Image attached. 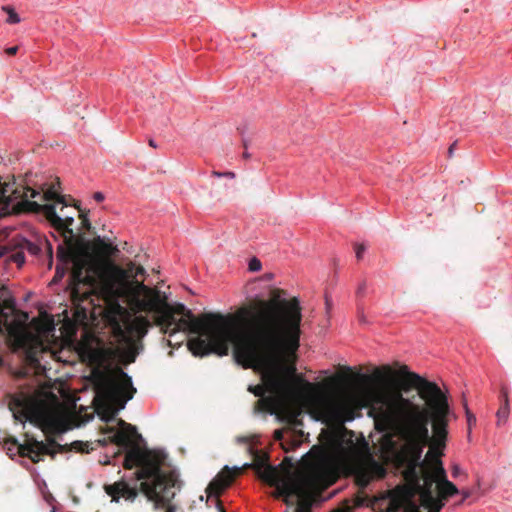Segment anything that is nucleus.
Returning <instances> with one entry per match:
<instances>
[{
	"label": "nucleus",
	"instance_id": "6e6552de",
	"mask_svg": "<svg viewBox=\"0 0 512 512\" xmlns=\"http://www.w3.org/2000/svg\"><path fill=\"white\" fill-rule=\"evenodd\" d=\"M57 260L58 264L52 282L57 283L61 281L68 269L71 268L69 286L75 293L80 292L81 286L91 290L94 289L97 282L94 276V269L84 258L73 255L71 251L59 245Z\"/></svg>",
	"mask_w": 512,
	"mask_h": 512
},
{
	"label": "nucleus",
	"instance_id": "473e14b6",
	"mask_svg": "<svg viewBox=\"0 0 512 512\" xmlns=\"http://www.w3.org/2000/svg\"><path fill=\"white\" fill-rule=\"evenodd\" d=\"M18 51V46L9 47L6 49L8 55H15Z\"/></svg>",
	"mask_w": 512,
	"mask_h": 512
},
{
	"label": "nucleus",
	"instance_id": "7c9ffc66",
	"mask_svg": "<svg viewBox=\"0 0 512 512\" xmlns=\"http://www.w3.org/2000/svg\"><path fill=\"white\" fill-rule=\"evenodd\" d=\"M102 400L105 402V405L107 406V408H106V411H104L103 413L98 412V415H100L101 417H103V415L108 416V415H109V413H110V411H111V408H112L113 406H112V405L107 404V402H106L103 398H102ZM101 419L103 420V418H101Z\"/></svg>",
	"mask_w": 512,
	"mask_h": 512
},
{
	"label": "nucleus",
	"instance_id": "f8f14e48",
	"mask_svg": "<svg viewBox=\"0 0 512 512\" xmlns=\"http://www.w3.org/2000/svg\"><path fill=\"white\" fill-rule=\"evenodd\" d=\"M359 398L355 394H345L326 403L328 416L339 423L353 421Z\"/></svg>",
	"mask_w": 512,
	"mask_h": 512
},
{
	"label": "nucleus",
	"instance_id": "39448f33",
	"mask_svg": "<svg viewBox=\"0 0 512 512\" xmlns=\"http://www.w3.org/2000/svg\"><path fill=\"white\" fill-rule=\"evenodd\" d=\"M28 211L41 213L58 231L63 233L66 243L75 237L71 226L74 223L75 207L65 202L61 194L59 178L32 181L22 184L0 183V216Z\"/></svg>",
	"mask_w": 512,
	"mask_h": 512
},
{
	"label": "nucleus",
	"instance_id": "a211bd4d",
	"mask_svg": "<svg viewBox=\"0 0 512 512\" xmlns=\"http://www.w3.org/2000/svg\"><path fill=\"white\" fill-rule=\"evenodd\" d=\"M15 247L21 249L24 253L27 252L32 256H37L41 252V247L26 238H23L20 243H15Z\"/></svg>",
	"mask_w": 512,
	"mask_h": 512
},
{
	"label": "nucleus",
	"instance_id": "f257e3e1",
	"mask_svg": "<svg viewBox=\"0 0 512 512\" xmlns=\"http://www.w3.org/2000/svg\"><path fill=\"white\" fill-rule=\"evenodd\" d=\"M239 323L232 316L228 335L211 339L207 356L215 353L227 355L233 346L235 361L244 368L263 372L264 385L249 386L248 390L260 397L258 403L266 411H272L275 396L286 394L291 389L290 378L296 373L292 365H282L284 357L296 353L300 345L302 312L299 300L286 299L278 292L269 300H261L250 308L239 310Z\"/></svg>",
	"mask_w": 512,
	"mask_h": 512
},
{
	"label": "nucleus",
	"instance_id": "9b49d317",
	"mask_svg": "<svg viewBox=\"0 0 512 512\" xmlns=\"http://www.w3.org/2000/svg\"><path fill=\"white\" fill-rule=\"evenodd\" d=\"M144 274L145 269L142 266H135L134 264H131L128 269L114 267L105 279L106 291L107 293L116 294L127 291L135 286L128 282V278L130 276L138 277Z\"/></svg>",
	"mask_w": 512,
	"mask_h": 512
},
{
	"label": "nucleus",
	"instance_id": "bb28decb",
	"mask_svg": "<svg viewBox=\"0 0 512 512\" xmlns=\"http://www.w3.org/2000/svg\"><path fill=\"white\" fill-rule=\"evenodd\" d=\"M72 447L79 451V452H84V451H87L85 448H87V444L83 443L82 441H74L72 443Z\"/></svg>",
	"mask_w": 512,
	"mask_h": 512
},
{
	"label": "nucleus",
	"instance_id": "0eeeda50",
	"mask_svg": "<svg viewBox=\"0 0 512 512\" xmlns=\"http://www.w3.org/2000/svg\"><path fill=\"white\" fill-rule=\"evenodd\" d=\"M429 457L435 458L433 474L424 477V483L420 494L421 506L427 512H440L444 503L433 492V484H437L439 473L437 472V457L435 454ZM376 512H421L420 507L413 501V492L410 488L397 487L386 495L375 499L372 504Z\"/></svg>",
	"mask_w": 512,
	"mask_h": 512
},
{
	"label": "nucleus",
	"instance_id": "f704fd0d",
	"mask_svg": "<svg viewBox=\"0 0 512 512\" xmlns=\"http://www.w3.org/2000/svg\"><path fill=\"white\" fill-rule=\"evenodd\" d=\"M282 437H283V431H282V430H276V431L274 432V438H275L276 440H281V439H282Z\"/></svg>",
	"mask_w": 512,
	"mask_h": 512
},
{
	"label": "nucleus",
	"instance_id": "c756f323",
	"mask_svg": "<svg viewBox=\"0 0 512 512\" xmlns=\"http://www.w3.org/2000/svg\"><path fill=\"white\" fill-rule=\"evenodd\" d=\"M93 199L97 202H102L105 199V196L102 192H95L93 194Z\"/></svg>",
	"mask_w": 512,
	"mask_h": 512
},
{
	"label": "nucleus",
	"instance_id": "72a5a7b5",
	"mask_svg": "<svg viewBox=\"0 0 512 512\" xmlns=\"http://www.w3.org/2000/svg\"><path fill=\"white\" fill-rule=\"evenodd\" d=\"M365 289H366V283L365 282L359 284V286L357 288V294L358 295L363 294L365 292Z\"/></svg>",
	"mask_w": 512,
	"mask_h": 512
},
{
	"label": "nucleus",
	"instance_id": "4c0bfd02",
	"mask_svg": "<svg viewBox=\"0 0 512 512\" xmlns=\"http://www.w3.org/2000/svg\"><path fill=\"white\" fill-rule=\"evenodd\" d=\"M5 255V247L0 246V258Z\"/></svg>",
	"mask_w": 512,
	"mask_h": 512
},
{
	"label": "nucleus",
	"instance_id": "f3484780",
	"mask_svg": "<svg viewBox=\"0 0 512 512\" xmlns=\"http://www.w3.org/2000/svg\"><path fill=\"white\" fill-rule=\"evenodd\" d=\"M150 326V320L144 316H136L133 322L131 323V329L135 330L136 333L141 337L147 334Z\"/></svg>",
	"mask_w": 512,
	"mask_h": 512
},
{
	"label": "nucleus",
	"instance_id": "4be33fe9",
	"mask_svg": "<svg viewBox=\"0 0 512 512\" xmlns=\"http://www.w3.org/2000/svg\"><path fill=\"white\" fill-rule=\"evenodd\" d=\"M262 268L261 261L257 257H252L248 262V269L251 272H258Z\"/></svg>",
	"mask_w": 512,
	"mask_h": 512
},
{
	"label": "nucleus",
	"instance_id": "ddd939ff",
	"mask_svg": "<svg viewBox=\"0 0 512 512\" xmlns=\"http://www.w3.org/2000/svg\"><path fill=\"white\" fill-rule=\"evenodd\" d=\"M54 446H59L54 441H50L48 444L43 443L42 441H38L36 439H27L24 443L18 444V442L14 439L11 442V446L7 447L8 453L19 454L23 457H29L34 463H37L41 460V456L46 454H53L51 448Z\"/></svg>",
	"mask_w": 512,
	"mask_h": 512
},
{
	"label": "nucleus",
	"instance_id": "aec40b11",
	"mask_svg": "<svg viewBox=\"0 0 512 512\" xmlns=\"http://www.w3.org/2000/svg\"><path fill=\"white\" fill-rule=\"evenodd\" d=\"M2 11L6 12L8 17L6 19V22L8 24H18L21 22V18L18 15V13L15 11V9L9 5L2 6Z\"/></svg>",
	"mask_w": 512,
	"mask_h": 512
},
{
	"label": "nucleus",
	"instance_id": "5701e85b",
	"mask_svg": "<svg viewBox=\"0 0 512 512\" xmlns=\"http://www.w3.org/2000/svg\"><path fill=\"white\" fill-rule=\"evenodd\" d=\"M354 250L357 260H361L367 250V246L364 243H355Z\"/></svg>",
	"mask_w": 512,
	"mask_h": 512
},
{
	"label": "nucleus",
	"instance_id": "412c9836",
	"mask_svg": "<svg viewBox=\"0 0 512 512\" xmlns=\"http://www.w3.org/2000/svg\"><path fill=\"white\" fill-rule=\"evenodd\" d=\"M7 260L15 263L20 268L25 263V254L21 249L17 248L8 256Z\"/></svg>",
	"mask_w": 512,
	"mask_h": 512
},
{
	"label": "nucleus",
	"instance_id": "b1692460",
	"mask_svg": "<svg viewBox=\"0 0 512 512\" xmlns=\"http://www.w3.org/2000/svg\"><path fill=\"white\" fill-rule=\"evenodd\" d=\"M79 217L81 219V224H82L83 228L89 231L91 228V223H90V220H89L87 214H84L81 211H79Z\"/></svg>",
	"mask_w": 512,
	"mask_h": 512
},
{
	"label": "nucleus",
	"instance_id": "c85d7f7f",
	"mask_svg": "<svg viewBox=\"0 0 512 512\" xmlns=\"http://www.w3.org/2000/svg\"><path fill=\"white\" fill-rule=\"evenodd\" d=\"M8 319L7 313L0 307V330L2 326L6 325Z\"/></svg>",
	"mask_w": 512,
	"mask_h": 512
},
{
	"label": "nucleus",
	"instance_id": "f03ea898",
	"mask_svg": "<svg viewBox=\"0 0 512 512\" xmlns=\"http://www.w3.org/2000/svg\"><path fill=\"white\" fill-rule=\"evenodd\" d=\"M399 372L407 378L402 385L403 390L407 392L411 387L416 388L419 396L426 401L427 408L405 398L401 392L379 395L372 407L377 428L390 431L398 438L400 457L415 470L421 464L423 450L431 439L428 425L432 422L433 444L427 456L435 454L437 457L439 477L436 497L445 504L449 497L459 494L456 485L447 479L440 460L448 434V400L436 383L410 372L407 366H402Z\"/></svg>",
	"mask_w": 512,
	"mask_h": 512
},
{
	"label": "nucleus",
	"instance_id": "58836bf2",
	"mask_svg": "<svg viewBox=\"0 0 512 512\" xmlns=\"http://www.w3.org/2000/svg\"><path fill=\"white\" fill-rule=\"evenodd\" d=\"M97 242H98V243H102V242H103V239L101 238V236H98V237H97Z\"/></svg>",
	"mask_w": 512,
	"mask_h": 512
},
{
	"label": "nucleus",
	"instance_id": "a878e982",
	"mask_svg": "<svg viewBox=\"0 0 512 512\" xmlns=\"http://www.w3.org/2000/svg\"><path fill=\"white\" fill-rule=\"evenodd\" d=\"M212 175L214 177H218V178H222V177L230 178V179L235 178V173L231 172V171H225V172L213 171Z\"/></svg>",
	"mask_w": 512,
	"mask_h": 512
},
{
	"label": "nucleus",
	"instance_id": "9d476101",
	"mask_svg": "<svg viewBox=\"0 0 512 512\" xmlns=\"http://www.w3.org/2000/svg\"><path fill=\"white\" fill-rule=\"evenodd\" d=\"M13 418L20 424L30 422L39 426L45 418V411L37 398L25 393L14 394L9 400Z\"/></svg>",
	"mask_w": 512,
	"mask_h": 512
},
{
	"label": "nucleus",
	"instance_id": "e433bc0d",
	"mask_svg": "<svg viewBox=\"0 0 512 512\" xmlns=\"http://www.w3.org/2000/svg\"><path fill=\"white\" fill-rule=\"evenodd\" d=\"M149 146L153 147V148H156L157 147V144L156 142L153 140V139H150L149 140Z\"/></svg>",
	"mask_w": 512,
	"mask_h": 512
},
{
	"label": "nucleus",
	"instance_id": "423d86ee",
	"mask_svg": "<svg viewBox=\"0 0 512 512\" xmlns=\"http://www.w3.org/2000/svg\"><path fill=\"white\" fill-rule=\"evenodd\" d=\"M236 442L247 445V451L254 459V464L246 463L244 466L254 467L262 480L274 486L277 498H282L288 505H293L297 501L295 512H311L310 503L304 499L305 485L300 479L280 477L276 467L269 463L268 455L254 447V437L239 436Z\"/></svg>",
	"mask_w": 512,
	"mask_h": 512
},
{
	"label": "nucleus",
	"instance_id": "7ed1b4c3",
	"mask_svg": "<svg viewBox=\"0 0 512 512\" xmlns=\"http://www.w3.org/2000/svg\"><path fill=\"white\" fill-rule=\"evenodd\" d=\"M108 294L114 299L129 297L132 309L136 313L153 314L156 324L169 337L175 336L178 332L194 334L195 336L188 341V348L194 356L203 357V354L209 352V341L215 340V337L228 335L232 328V322L223 315L206 314L197 318L182 303L175 306L162 303L158 297L152 296L151 289L142 282H136L133 288L120 294Z\"/></svg>",
	"mask_w": 512,
	"mask_h": 512
},
{
	"label": "nucleus",
	"instance_id": "2eb2a0df",
	"mask_svg": "<svg viewBox=\"0 0 512 512\" xmlns=\"http://www.w3.org/2000/svg\"><path fill=\"white\" fill-rule=\"evenodd\" d=\"M386 474V470L382 465L373 461L368 467H361L359 469L357 480L359 485L366 487L374 477L382 478Z\"/></svg>",
	"mask_w": 512,
	"mask_h": 512
},
{
	"label": "nucleus",
	"instance_id": "20e7f679",
	"mask_svg": "<svg viewBox=\"0 0 512 512\" xmlns=\"http://www.w3.org/2000/svg\"><path fill=\"white\" fill-rule=\"evenodd\" d=\"M118 425L119 428H107L106 433L109 434L111 442L126 450L125 467L130 469L136 466L139 468L136 476L137 480H142L141 491L149 501L153 502L155 509L176 512V507L171 504V500L175 497L181 484L174 471L162 470L161 466L166 455L160 450H150L132 444V437L142 440L136 427L122 419L118 420Z\"/></svg>",
	"mask_w": 512,
	"mask_h": 512
},
{
	"label": "nucleus",
	"instance_id": "1a4fd4ad",
	"mask_svg": "<svg viewBox=\"0 0 512 512\" xmlns=\"http://www.w3.org/2000/svg\"><path fill=\"white\" fill-rule=\"evenodd\" d=\"M135 392L131 377L122 369L105 378L98 386V394L113 407L108 416L103 415V421L114 420L117 413L124 409L126 403L133 398Z\"/></svg>",
	"mask_w": 512,
	"mask_h": 512
},
{
	"label": "nucleus",
	"instance_id": "2f4dec72",
	"mask_svg": "<svg viewBox=\"0 0 512 512\" xmlns=\"http://www.w3.org/2000/svg\"><path fill=\"white\" fill-rule=\"evenodd\" d=\"M459 493L462 495L461 503L464 502L466 499H468L471 496L470 490H462V491H459Z\"/></svg>",
	"mask_w": 512,
	"mask_h": 512
},
{
	"label": "nucleus",
	"instance_id": "4468645a",
	"mask_svg": "<svg viewBox=\"0 0 512 512\" xmlns=\"http://www.w3.org/2000/svg\"><path fill=\"white\" fill-rule=\"evenodd\" d=\"M106 493L112 497L113 502H119L121 498L133 502L138 495L136 483L131 486L124 480L105 486Z\"/></svg>",
	"mask_w": 512,
	"mask_h": 512
},
{
	"label": "nucleus",
	"instance_id": "6ab92c4d",
	"mask_svg": "<svg viewBox=\"0 0 512 512\" xmlns=\"http://www.w3.org/2000/svg\"><path fill=\"white\" fill-rule=\"evenodd\" d=\"M230 482L231 478L225 479L221 482H219L218 480L213 481L207 487L208 496L218 498L221 491L224 490L227 486H229Z\"/></svg>",
	"mask_w": 512,
	"mask_h": 512
},
{
	"label": "nucleus",
	"instance_id": "dca6fc26",
	"mask_svg": "<svg viewBox=\"0 0 512 512\" xmlns=\"http://www.w3.org/2000/svg\"><path fill=\"white\" fill-rule=\"evenodd\" d=\"M500 399L501 405L497 410V425L506 423L509 414H510V403H509V389L507 386L503 385L500 390Z\"/></svg>",
	"mask_w": 512,
	"mask_h": 512
},
{
	"label": "nucleus",
	"instance_id": "cd10ccee",
	"mask_svg": "<svg viewBox=\"0 0 512 512\" xmlns=\"http://www.w3.org/2000/svg\"><path fill=\"white\" fill-rule=\"evenodd\" d=\"M461 473H462L461 467L458 464L454 463L452 465V469H451L452 477L453 478H457V477H459L461 475Z\"/></svg>",
	"mask_w": 512,
	"mask_h": 512
},
{
	"label": "nucleus",
	"instance_id": "c9c22d12",
	"mask_svg": "<svg viewBox=\"0 0 512 512\" xmlns=\"http://www.w3.org/2000/svg\"><path fill=\"white\" fill-rule=\"evenodd\" d=\"M455 146H456V142H454L452 145H450V147L448 149V154H449L450 157L453 155V151H454Z\"/></svg>",
	"mask_w": 512,
	"mask_h": 512
},
{
	"label": "nucleus",
	"instance_id": "393cba45",
	"mask_svg": "<svg viewBox=\"0 0 512 512\" xmlns=\"http://www.w3.org/2000/svg\"><path fill=\"white\" fill-rule=\"evenodd\" d=\"M465 409H466L467 423H468V427H469V431H470L472 426L476 424V417L470 412L467 405H465Z\"/></svg>",
	"mask_w": 512,
	"mask_h": 512
}]
</instances>
